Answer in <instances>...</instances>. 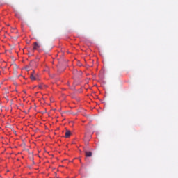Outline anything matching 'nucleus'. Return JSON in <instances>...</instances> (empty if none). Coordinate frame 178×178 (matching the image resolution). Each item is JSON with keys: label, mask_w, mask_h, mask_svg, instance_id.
Wrapping results in <instances>:
<instances>
[{"label": "nucleus", "mask_w": 178, "mask_h": 178, "mask_svg": "<svg viewBox=\"0 0 178 178\" xmlns=\"http://www.w3.org/2000/svg\"><path fill=\"white\" fill-rule=\"evenodd\" d=\"M38 48H40V44H38L37 42H35L33 44V49H38Z\"/></svg>", "instance_id": "nucleus-3"}, {"label": "nucleus", "mask_w": 178, "mask_h": 178, "mask_svg": "<svg viewBox=\"0 0 178 178\" xmlns=\"http://www.w3.org/2000/svg\"><path fill=\"white\" fill-rule=\"evenodd\" d=\"M36 79H40V78L38 77V74H36Z\"/></svg>", "instance_id": "nucleus-6"}, {"label": "nucleus", "mask_w": 178, "mask_h": 178, "mask_svg": "<svg viewBox=\"0 0 178 178\" xmlns=\"http://www.w3.org/2000/svg\"><path fill=\"white\" fill-rule=\"evenodd\" d=\"M0 6H2V4L0 3Z\"/></svg>", "instance_id": "nucleus-7"}, {"label": "nucleus", "mask_w": 178, "mask_h": 178, "mask_svg": "<svg viewBox=\"0 0 178 178\" xmlns=\"http://www.w3.org/2000/svg\"><path fill=\"white\" fill-rule=\"evenodd\" d=\"M85 154H86V157L90 158V157L92 156V152H85Z\"/></svg>", "instance_id": "nucleus-2"}, {"label": "nucleus", "mask_w": 178, "mask_h": 178, "mask_svg": "<svg viewBox=\"0 0 178 178\" xmlns=\"http://www.w3.org/2000/svg\"><path fill=\"white\" fill-rule=\"evenodd\" d=\"M38 88H40V90H42L44 88V87H46L45 86H44V84H40L38 85Z\"/></svg>", "instance_id": "nucleus-5"}, {"label": "nucleus", "mask_w": 178, "mask_h": 178, "mask_svg": "<svg viewBox=\"0 0 178 178\" xmlns=\"http://www.w3.org/2000/svg\"><path fill=\"white\" fill-rule=\"evenodd\" d=\"M30 79L31 80H32V81H34L35 80H40V79L37 78V74H35V71H33V73L31 74Z\"/></svg>", "instance_id": "nucleus-1"}, {"label": "nucleus", "mask_w": 178, "mask_h": 178, "mask_svg": "<svg viewBox=\"0 0 178 178\" xmlns=\"http://www.w3.org/2000/svg\"><path fill=\"white\" fill-rule=\"evenodd\" d=\"M70 134H72L70 131H66V132H65V138H69V137H70Z\"/></svg>", "instance_id": "nucleus-4"}]
</instances>
